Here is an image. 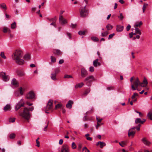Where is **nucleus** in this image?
I'll return each mask as SVG.
<instances>
[{
    "mask_svg": "<svg viewBox=\"0 0 152 152\" xmlns=\"http://www.w3.org/2000/svg\"><path fill=\"white\" fill-rule=\"evenodd\" d=\"M80 13L81 17H84L87 16L88 13V10L86 9V6L81 7L80 9Z\"/></svg>",
    "mask_w": 152,
    "mask_h": 152,
    "instance_id": "39448f33",
    "label": "nucleus"
},
{
    "mask_svg": "<svg viewBox=\"0 0 152 152\" xmlns=\"http://www.w3.org/2000/svg\"><path fill=\"white\" fill-rule=\"evenodd\" d=\"M26 103L27 105L29 106H31L33 104L32 103H30L28 101H26Z\"/></svg>",
    "mask_w": 152,
    "mask_h": 152,
    "instance_id": "052dcab7",
    "label": "nucleus"
},
{
    "mask_svg": "<svg viewBox=\"0 0 152 152\" xmlns=\"http://www.w3.org/2000/svg\"><path fill=\"white\" fill-rule=\"evenodd\" d=\"M147 117L149 119L152 120V112H149L147 115Z\"/></svg>",
    "mask_w": 152,
    "mask_h": 152,
    "instance_id": "7c9ffc66",
    "label": "nucleus"
},
{
    "mask_svg": "<svg viewBox=\"0 0 152 152\" xmlns=\"http://www.w3.org/2000/svg\"><path fill=\"white\" fill-rule=\"evenodd\" d=\"M146 121V120L145 119H142L141 120L139 118H137L135 120V123L136 124L140 123L141 124H143Z\"/></svg>",
    "mask_w": 152,
    "mask_h": 152,
    "instance_id": "f8f14e48",
    "label": "nucleus"
},
{
    "mask_svg": "<svg viewBox=\"0 0 152 152\" xmlns=\"http://www.w3.org/2000/svg\"><path fill=\"white\" fill-rule=\"evenodd\" d=\"M0 76L2 79L5 82L8 81L10 79L9 76L3 72L0 73Z\"/></svg>",
    "mask_w": 152,
    "mask_h": 152,
    "instance_id": "0eeeda50",
    "label": "nucleus"
},
{
    "mask_svg": "<svg viewBox=\"0 0 152 152\" xmlns=\"http://www.w3.org/2000/svg\"><path fill=\"white\" fill-rule=\"evenodd\" d=\"M84 85V83L83 82L77 84L75 86V88H81Z\"/></svg>",
    "mask_w": 152,
    "mask_h": 152,
    "instance_id": "b1692460",
    "label": "nucleus"
},
{
    "mask_svg": "<svg viewBox=\"0 0 152 152\" xmlns=\"http://www.w3.org/2000/svg\"><path fill=\"white\" fill-rule=\"evenodd\" d=\"M8 28L6 27H4V28L3 29V31L4 33H6L7 32L8 30Z\"/></svg>",
    "mask_w": 152,
    "mask_h": 152,
    "instance_id": "5fc2aeb1",
    "label": "nucleus"
},
{
    "mask_svg": "<svg viewBox=\"0 0 152 152\" xmlns=\"http://www.w3.org/2000/svg\"><path fill=\"white\" fill-rule=\"evenodd\" d=\"M134 129L133 128L130 129L129 131L128 135L129 136H134L135 133V131L134 130Z\"/></svg>",
    "mask_w": 152,
    "mask_h": 152,
    "instance_id": "4468645a",
    "label": "nucleus"
},
{
    "mask_svg": "<svg viewBox=\"0 0 152 152\" xmlns=\"http://www.w3.org/2000/svg\"><path fill=\"white\" fill-rule=\"evenodd\" d=\"M135 31L136 32L137 34H138L140 35H141V32L140 30L138 28L136 27L135 28Z\"/></svg>",
    "mask_w": 152,
    "mask_h": 152,
    "instance_id": "473e14b6",
    "label": "nucleus"
},
{
    "mask_svg": "<svg viewBox=\"0 0 152 152\" xmlns=\"http://www.w3.org/2000/svg\"><path fill=\"white\" fill-rule=\"evenodd\" d=\"M142 21L140 22H137L135 23L134 26L136 27H139L140 26L142 25Z\"/></svg>",
    "mask_w": 152,
    "mask_h": 152,
    "instance_id": "bb28decb",
    "label": "nucleus"
},
{
    "mask_svg": "<svg viewBox=\"0 0 152 152\" xmlns=\"http://www.w3.org/2000/svg\"><path fill=\"white\" fill-rule=\"evenodd\" d=\"M62 107V105L61 104H58L55 106V109H57L58 108H61Z\"/></svg>",
    "mask_w": 152,
    "mask_h": 152,
    "instance_id": "58836bf2",
    "label": "nucleus"
},
{
    "mask_svg": "<svg viewBox=\"0 0 152 152\" xmlns=\"http://www.w3.org/2000/svg\"><path fill=\"white\" fill-rule=\"evenodd\" d=\"M86 139L87 140L91 141L92 140V138L91 137H86Z\"/></svg>",
    "mask_w": 152,
    "mask_h": 152,
    "instance_id": "338daca9",
    "label": "nucleus"
},
{
    "mask_svg": "<svg viewBox=\"0 0 152 152\" xmlns=\"http://www.w3.org/2000/svg\"><path fill=\"white\" fill-rule=\"evenodd\" d=\"M108 34V31H106L102 33L101 35L103 37H106L107 35Z\"/></svg>",
    "mask_w": 152,
    "mask_h": 152,
    "instance_id": "ea45409f",
    "label": "nucleus"
},
{
    "mask_svg": "<svg viewBox=\"0 0 152 152\" xmlns=\"http://www.w3.org/2000/svg\"><path fill=\"white\" fill-rule=\"evenodd\" d=\"M73 102L69 100L68 102V103L66 104V107L69 109H71L72 107V105L73 104Z\"/></svg>",
    "mask_w": 152,
    "mask_h": 152,
    "instance_id": "6ab92c4d",
    "label": "nucleus"
},
{
    "mask_svg": "<svg viewBox=\"0 0 152 152\" xmlns=\"http://www.w3.org/2000/svg\"><path fill=\"white\" fill-rule=\"evenodd\" d=\"M39 138L38 137L36 140V142L37 144L36 146L38 147L39 146Z\"/></svg>",
    "mask_w": 152,
    "mask_h": 152,
    "instance_id": "603ef678",
    "label": "nucleus"
},
{
    "mask_svg": "<svg viewBox=\"0 0 152 152\" xmlns=\"http://www.w3.org/2000/svg\"><path fill=\"white\" fill-rule=\"evenodd\" d=\"M124 27L120 25L117 26L116 31L118 32H121L123 30Z\"/></svg>",
    "mask_w": 152,
    "mask_h": 152,
    "instance_id": "4be33fe9",
    "label": "nucleus"
},
{
    "mask_svg": "<svg viewBox=\"0 0 152 152\" xmlns=\"http://www.w3.org/2000/svg\"><path fill=\"white\" fill-rule=\"evenodd\" d=\"M119 18H120V20H122L124 18V17L123 16V14L122 13H121L120 14V16L118 17Z\"/></svg>",
    "mask_w": 152,
    "mask_h": 152,
    "instance_id": "bf43d9fd",
    "label": "nucleus"
},
{
    "mask_svg": "<svg viewBox=\"0 0 152 152\" xmlns=\"http://www.w3.org/2000/svg\"><path fill=\"white\" fill-rule=\"evenodd\" d=\"M99 145V147L101 148H102L104 146L106 145V144L104 142L99 141L96 144V145L98 146Z\"/></svg>",
    "mask_w": 152,
    "mask_h": 152,
    "instance_id": "f3484780",
    "label": "nucleus"
},
{
    "mask_svg": "<svg viewBox=\"0 0 152 152\" xmlns=\"http://www.w3.org/2000/svg\"><path fill=\"white\" fill-rule=\"evenodd\" d=\"M142 141L143 143L146 145H149L151 144V142H149L145 137L143 138L142 139Z\"/></svg>",
    "mask_w": 152,
    "mask_h": 152,
    "instance_id": "2eb2a0df",
    "label": "nucleus"
},
{
    "mask_svg": "<svg viewBox=\"0 0 152 152\" xmlns=\"http://www.w3.org/2000/svg\"><path fill=\"white\" fill-rule=\"evenodd\" d=\"M18 75L20 76H23L25 75L24 72L22 71H19L17 72Z\"/></svg>",
    "mask_w": 152,
    "mask_h": 152,
    "instance_id": "c756f323",
    "label": "nucleus"
},
{
    "mask_svg": "<svg viewBox=\"0 0 152 152\" xmlns=\"http://www.w3.org/2000/svg\"><path fill=\"white\" fill-rule=\"evenodd\" d=\"M106 28L108 30L111 29L113 28V26L110 24H108L106 26Z\"/></svg>",
    "mask_w": 152,
    "mask_h": 152,
    "instance_id": "c9c22d12",
    "label": "nucleus"
},
{
    "mask_svg": "<svg viewBox=\"0 0 152 152\" xmlns=\"http://www.w3.org/2000/svg\"><path fill=\"white\" fill-rule=\"evenodd\" d=\"M64 62V60L63 59H61L59 61L58 63L59 64H61Z\"/></svg>",
    "mask_w": 152,
    "mask_h": 152,
    "instance_id": "e2e57ef3",
    "label": "nucleus"
},
{
    "mask_svg": "<svg viewBox=\"0 0 152 152\" xmlns=\"http://www.w3.org/2000/svg\"><path fill=\"white\" fill-rule=\"evenodd\" d=\"M24 90H23V88L22 87H20L19 88V92L20 94L21 95L23 94Z\"/></svg>",
    "mask_w": 152,
    "mask_h": 152,
    "instance_id": "09e8293b",
    "label": "nucleus"
},
{
    "mask_svg": "<svg viewBox=\"0 0 152 152\" xmlns=\"http://www.w3.org/2000/svg\"><path fill=\"white\" fill-rule=\"evenodd\" d=\"M81 76L82 77H84L88 75L87 71L84 68L81 69Z\"/></svg>",
    "mask_w": 152,
    "mask_h": 152,
    "instance_id": "1a4fd4ad",
    "label": "nucleus"
},
{
    "mask_svg": "<svg viewBox=\"0 0 152 152\" xmlns=\"http://www.w3.org/2000/svg\"><path fill=\"white\" fill-rule=\"evenodd\" d=\"M98 61L99 60L98 59H96L93 61V65L94 67H96L98 66H100L101 65V64L98 62Z\"/></svg>",
    "mask_w": 152,
    "mask_h": 152,
    "instance_id": "dca6fc26",
    "label": "nucleus"
},
{
    "mask_svg": "<svg viewBox=\"0 0 152 152\" xmlns=\"http://www.w3.org/2000/svg\"><path fill=\"white\" fill-rule=\"evenodd\" d=\"M129 37L130 38L132 37L133 35V33L131 32V33H130L129 34Z\"/></svg>",
    "mask_w": 152,
    "mask_h": 152,
    "instance_id": "69168bd1",
    "label": "nucleus"
},
{
    "mask_svg": "<svg viewBox=\"0 0 152 152\" xmlns=\"http://www.w3.org/2000/svg\"><path fill=\"white\" fill-rule=\"evenodd\" d=\"M86 31H80L78 32V34L80 35H84L85 34V33L86 32Z\"/></svg>",
    "mask_w": 152,
    "mask_h": 152,
    "instance_id": "a19ab883",
    "label": "nucleus"
},
{
    "mask_svg": "<svg viewBox=\"0 0 152 152\" xmlns=\"http://www.w3.org/2000/svg\"><path fill=\"white\" fill-rule=\"evenodd\" d=\"M34 107H31L29 109L27 107H25L23 109L22 113L19 112V115L21 116L23 118L28 120L30 117L31 114L29 111H32L34 110Z\"/></svg>",
    "mask_w": 152,
    "mask_h": 152,
    "instance_id": "7ed1b4c3",
    "label": "nucleus"
},
{
    "mask_svg": "<svg viewBox=\"0 0 152 152\" xmlns=\"http://www.w3.org/2000/svg\"><path fill=\"white\" fill-rule=\"evenodd\" d=\"M15 134L14 133H12L10 135V137L11 139H14L15 137Z\"/></svg>",
    "mask_w": 152,
    "mask_h": 152,
    "instance_id": "de8ad7c7",
    "label": "nucleus"
},
{
    "mask_svg": "<svg viewBox=\"0 0 152 152\" xmlns=\"http://www.w3.org/2000/svg\"><path fill=\"white\" fill-rule=\"evenodd\" d=\"M24 58L26 60H29L30 59V56L29 54H27L24 56Z\"/></svg>",
    "mask_w": 152,
    "mask_h": 152,
    "instance_id": "a878e982",
    "label": "nucleus"
},
{
    "mask_svg": "<svg viewBox=\"0 0 152 152\" xmlns=\"http://www.w3.org/2000/svg\"><path fill=\"white\" fill-rule=\"evenodd\" d=\"M131 28V26L130 25H128L126 28L127 31H129Z\"/></svg>",
    "mask_w": 152,
    "mask_h": 152,
    "instance_id": "680f3d73",
    "label": "nucleus"
},
{
    "mask_svg": "<svg viewBox=\"0 0 152 152\" xmlns=\"http://www.w3.org/2000/svg\"><path fill=\"white\" fill-rule=\"evenodd\" d=\"M100 124L97 123V125L96 126V128L97 129H98V127L100 126Z\"/></svg>",
    "mask_w": 152,
    "mask_h": 152,
    "instance_id": "774afa93",
    "label": "nucleus"
},
{
    "mask_svg": "<svg viewBox=\"0 0 152 152\" xmlns=\"http://www.w3.org/2000/svg\"><path fill=\"white\" fill-rule=\"evenodd\" d=\"M23 53V51L20 49L16 50L14 52L12 56V58L15 62L20 65H22L24 63V61L22 59Z\"/></svg>",
    "mask_w": 152,
    "mask_h": 152,
    "instance_id": "f257e3e1",
    "label": "nucleus"
},
{
    "mask_svg": "<svg viewBox=\"0 0 152 152\" xmlns=\"http://www.w3.org/2000/svg\"><path fill=\"white\" fill-rule=\"evenodd\" d=\"M148 4L145 3L144 4L142 7V10H143V12L144 13L145 12V10L146 8L147 7Z\"/></svg>",
    "mask_w": 152,
    "mask_h": 152,
    "instance_id": "72a5a7b5",
    "label": "nucleus"
},
{
    "mask_svg": "<svg viewBox=\"0 0 152 152\" xmlns=\"http://www.w3.org/2000/svg\"><path fill=\"white\" fill-rule=\"evenodd\" d=\"M76 145L75 143L74 142H72V148L73 149H75L76 148Z\"/></svg>",
    "mask_w": 152,
    "mask_h": 152,
    "instance_id": "8fccbe9b",
    "label": "nucleus"
},
{
    "mask_svg": "<svg viewBox=\"0 0 152 152\" xmlns=\"http://www.w3.org/2000/svg\"><path fill=\"white\" fill-rule=\"evenodd\" d=\"M53 101L52 100H49L46 107V109L48 110H51L53 108Z\"/></svg>",
    "mask_w": 152,
    "mask_h": 152,
    "instance_id": "9d476101",
    "label": "nucleus"
},
{
    "mask_svg": "<svg viewBox=\"0 0 152 152\" xmlns=\"http://www.w3.org/2000/svg\"><path fill=\"white\" fill-rule=\"evenodd\" d=\"M63 140L62 139H60L59 142V144L60 145H62L63 143Z\"/></svg>",
    "mask_w": 152,
    "mask_h": 152,
    "instance_id": "0e129e2a",
    "label": "nucleus"
},
{
    "mask_svg": "<svg viewBox=\"0 0 152 152\" xmlns=\"http://www.w3.org/2000/svg\"><path fill=\"white\" fill-rule=\"evenodd\" d=\"M77 25L76 24H71L70 26V27L73 28H75L76 27Z\"/></svg>",
    "mask_w": 152,
    "mask_h": 152,
    "instance_id": "13d9d810",
    "label": "nucleus"
},
{
    "mask_svg": "<svg viewBox=\"0 0 152 152\" xmlns=\"http://www.w3.org/2000/svg\"><path fill=\"white\" fill-rule=\"evenodd\" d=\"M91 39L92 41L95 42H98L99 40V39L95 37H92Z\"/></svg>",
    "mask_w": 152,
    "mask_h": 152,
    "instance_id": "f704fd0d",
    "label": "nucleus"
},
{
    "mask_svg": "<svg viewBox=\"0 0 152 152\" xmlns=\"http://www.w3.org/2000/svg\"><path fill=\"white\" fill-rule=\"evenodd\" d=\"M64 78H72V77L71 75H64Z\"/></svg>",
    "mask_w": 152,
    "mask_h": 152,
    "instance_id": "a18cd8bd",
    "label": "nucleus"
},
{
    "mask_svg": "<svg viewBox=\"0 0 152 152\" xmlns=\"http://www.w3.org/2000/svg\"><path fill=\"white\" fill-rule=\"evenodd\" d=\"M96 119L97 121V123L101 122L102 120V118L99 119V117H98L97 116L96 117Z\"/></svg>",
    "mask_w": 152,
    "mask_h": 152,
    "instance_id": "864d4df0",
    "label": "nucleus"
},
{
    "mask_svg": "<svg viewBox=\"0 0 152 152\" xmlns=\"http://www.w3.org/2000/svg\"><path fill=\"white\" fill-rule=\"evenodd\" d=\"M11 109L10 105L9 104H7L4 107V110L5 112L10 110Z\"/></svg>",
    "mask_w": 152,
    "mask_h": 152,
    "instance_id": "aec40b11",
    "label": "nucleus"
},
{
    "mask_svg": "<svg viewBox=\"0 0 152 152\" xmlns=\"http://www.w3.org/2000/svg\"><path fill=\"white\" fill-rule=\"evenodd\" d=\"M25 98L30 100H34L36 99L34 93L31 91L27 93L25 96Z\"/></svg>",
    "mask_w": 152,
    "mask_h": 152,
    "instance_id": "423d86ee",
    "label": "nucleus"
},
{
    "mask_svg": "<svg viewBox=\"0 0 152 152\" xmlns=\"http://www.w3.org/2000/svg\"><path fill=\"white\" fill-rule=\"evenodd\" d=\"M95 79L94 76L91 75L87 77L84 80V82L86 84L89 86L91 85V83L95 80Z\"/></svg>",
    "mask_w": 152,
    "mask_h": 152,
    "instance_id": "20e7f679",
    "label": "nucleus"
},
{
    "mask_svg": "<svg viewBox=\"0 0 152 152\" xmlns=\"http://www.w3.org/2000/svg\"><path fill=\"white\" fill-rule=\"evenodd\" d=\"M59 22L62 25L66 24L67 23V20L65 19L63 17L62 15H61L59 16Z\"/></svg>",
    "mask_w": 152,
    "mask_h": 152,
    "instance_id": "6e6552de",
    "label": "nucleus"
},
{
    "mask_svg": "<svg viewBox=\"0 0 152 152\" xmlns=\"http://www.w3.org/2000/svg\"><path fill=\"white\" fill-rule=\"evenodd\" d=\"M53 53L54 54L57 55H60L62 54V53L59 50H53Z\"/></svg>",
    "mask_w": 152,
    "mask_h": 152,
    "instance_id": "a211bd4d",
    "label": "nucleus"
},
{
    "mask_svg": "<svg viewBox=\"0 0 152 152\" xmlns=\"http://www.w3.org/2000/svg\"><path fill=\"white\" fill-rule=\"evenodd\" d=\"M51 61L53 62H55L56 61V58L52 56H51Z\"/></svg>",
    "mask_w": 152,
    "mask_h": 152,
    "instance_id": "c03bdc74",
    "label": "nucleus"
},
{
    "mask_svg": "<svg viewBox=\"0 0 152 152\" xmlns=\"http://www.w3.org/2000/svg\"><path fill=\"white\" fill-rule=\"evenodd\" d=\"M0 7L2 9H4L5 10H6L7 9L6 5V4L4 3L0 4Z\"/></svg>",
    "mask_w": 152,
    "mask_h": 152,
    "instance_id": "393cba45",
    "label": "nucleus"
},
{
    "mask_svg": "<svg viewBox=\"0 0 152 152\" xmlns=\"http://www.w3.org/2000/svg\"><path fill=\"white\" fill-rule=\"evenodd\" d=\"M25 104V103L23 102V103H22L21 104H20V103H18L15 106V111H17L18 110H19L20 108L22 107H24V105Z\"/></svg>",
    "mask_w": 152,
    "mask_h": 152,
    "instance_id": "ddd939ff",
    "label": "nucleus"
},
{
    "mask_svg": "<svg viewBox=\"0 0 152 152\" xmlns=\"http://www.w3.org/2000/svg\"><path fill=\"white\" fill-rule=\"evenodd\" d=\"M59 69L58 68H56L54 69V72H53L57 75L59 73Z\"/></svg>",
    "mask_w": 152,
    "mask_h": 152,
    "instance_id": "2f4dec72",
    "label": "nucleus"
},
{
    "mask_svg": "<svg viewBox=\"0 0 152 152\" xmlns=\"http://www.w3.org/2000/svg\"><path fill=\"white\" fill-rule=\"evenodd\" d=\"M16 24L15 22H14L11 24V28L12 29H14L15 28Z\"/></svg>",
    "mask_w": 152,
    "mask_h": 152,
    "instance_id": "37998d69",
    "label": "nucleus"
},
{
    "mask_svg": "<svg viewBox=\"0 0 152 152\" xmlns=\"http://www.w3.org/2000/svg\"><path fill=\"white\" fill-rule=\"evenodd\" d=\"M56 75H57L55 74L52 72L51 74L50 77L51 79L54 81H56L57 80V78H56Z\"/></svg>",
    "mask_w": 152,
    "mask_h": 152,
    "instance_id": "5701e85b",
    "label": "nucleus"
},
{
    "mask_svg": "<svg viewBox=\"0 0 152 152\" xmlns=\"http://www.w3.org/2000/svg\"><path fill=\"white\" fill-rule=\"evenodd\" d=\"M12 84L15 87L18 86V83L16 80L15 79H13L12 81Z\"/></svg>",
    "mask_w": 152,
    "mask_h": 152,
    "instance_id": "412c9836",
    "label": "nucleus"
},
{
    "mask_svg": "<svg viewBox=\"0 0 152 152\" xmlns=\"http://www.w3.org/2000/svg\"><path fill=\"white\" fill-rule=\"evenodd\" d=\"M94 69L93 66H91L89 68V71L91 72H94Z\"/></svg>",
    "mask_w": 152,
    "mask_h": 152,
    "instance_id": "6e6d98bb",
    "label": "nucleus"
},
{
    "mask_svg": "<svg viewBox=\"0 0 152 152\" xmlns=\"http://www.w3.org/2000/svg\"><path fill=\"white\" fill-rule=\"evenodd\" d=\"M48 19L49 20V21L50 22H56V17H55L53 18H52L51 19L48 18Z\"/></svg>",
    "mask_w": 152,
    "mask_h": 152,
    "instance_id": "e433bc0d",
    "label": "nucleus"
},
{
    "mask_svg": "<svg viewBox=\"0 0 152 152\" xmlns=\"http://www.w3.org/2000/svg\"><path fill=\"white\" fill-rule=\"evenodd\" d=\"M115 35V34L114 33L112 34H110L108 37V39H111Z\"/></svg>",
    "mask_w": 152,
    "mask_h": 152,
    "instance_id": "4d7b16f0",
    "label": "nucleus"
},
{
    "mask_svg": "<svg viewBox=\"0 0 152 152\" xmlns=\"http://www.w3.org/2000/svg\"><path fill=\"white\" fill-rule=\"evenodd\" d=\"M61 152H69L68 146L66 145H63Z\"/></svg>",
    "mask_w": 152,
    "mask_h": 152,
    "instance_id": "9b49d317",
    "label": "nucleus"
},
{
    "mask_svg": "<svg viewBox=\"0 0 152 152\" xmlns=\"http://www.w3.org/2000/svg\"><path fill=\"white\" fill-rule=\"evenodd\" d=\"M0 55L4 59H6L7 58L4 55V52H1L0 53Z\"/></svg>",
    "mask_w": 152,
    "mask_h": 152,
    "instance_id": "4c0bfd02",
    "label": "nucleus"
},
{
    "mask_svg": "<svg viewBox=\"0 0 152 152\" xmlns=\"http://www.w3.org/2000/svg\"><path fill=\"white\" fill-rule=\"evenodd\" d=\"M90 91L91 89L90 88L86 89L84 91L83 95L85 96L86 95L90 92Z\"/></svg>",
    "mask_w": 152,
    "mask_h": 152,
    "instance_id": "c85d7f7f",
    "label": "nucleus"
},
{
    "mask_svg": "<svg viewBox=\"0 0 152 152\" xmlns=\"http://www.w3.org/2000/svg\"><path fill=\"white\" fill-rule=\"evenodd\" d=\"M119 145L122 147H124L126 145V141H122L119 142Z\"/></svg>",
    "mask_w": 152,
    "mask_h": 152,
    "instance_id": "cd10ccee",
    "label": "nucleus"
},
{
    "mask_svg": "<svg viewBox=\"0 0 152 152\" xmlns=\"http://www.w3.org/2000/svg\"><path fill=\"white\" fill-rule=\"evenodd\" d=\"M138 95V94L137 93H134L133 95L132 96V99H134L135 98V97Z\"/></svg>",
    "mask_w": 152,
    "mask_h": 152,
    "instance_id": "49530a36",
    "label": "nucleus"
},
{
    "mask_svg": "<svg viewBox=\"0 0 152 152\" xmlns=\"http://www.w3.org/2000/svg\"><path fill=\"white\" fill-rule=\"evenodd\" d=\"M15 118H10L9 119V122L10 123H13L15 121Z\"/></svg>",
    "mask_w": 152,
    "mask_h": 152,
    "instance_id": "79ce46f5",
    "label": "nucleus"
},
{
    "mask_svg": "<svg viewBox=\"0 0 152 152\" xmlns=\"http://www.w3.org/2000/svg\"><path fill=\"white\" fill-rule=\"evenodd\" d=\"M140 126L141 125L140 124H139L138 125V126H137L133 127V129H136L138 131H139L140 130Z\"/></svg>",
    "mask_w": 152,
    "mask_h": 152,
    "instance_id": "3c124183",
    "label": "nucleus"
},
{
    "mask_svg": "<svg viewBox=\"0 0 152 152\" xmlns=\"http://www.w3.org/2000/svg\"><path fill=\"white\" fill-rule=\"evenodd\" d=\"M148 82L146 79L144 78L142 83L140 82L138 78L135 79L132 84V88L133 90H135L138 86L145 87L147 86Z\"/></svg>",
    "mask_w": 152,
    "mask_h": 152,
    "instance_id": "f03ea898",
    "label": "nucleus"
}]
</instances>
